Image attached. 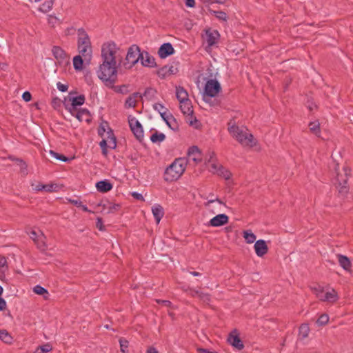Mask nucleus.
<instances>
[{"instance_id":"412c9836","label":"nucleus","mask_w":353,"mask_h":353,"mask_svg":"<svg viewBox=\"0 0 353 353\" xmlns=\"http://www.w3.org/2000/svg\"><path fill=\"white\" fill-rule=\"evenodd\" d=\"M339 299L337 292L332 289L330 291L324 292V294L321 299V301H326L329 303H335Z\"/></svg>"},{"instance_id":"a211bd4d","label":"nucleus","mask_w":353,"mask_h":353,"mask_svg":"<svg viewBox=\"0 0 353 353\" xmlns=\"http://www.w3.org/2000/svg\"><path fill=\"white\" fill-rule=\"evenodd\" d=\"M113 188L112 184L107 179L98 181L96 183V188L98 192L105 193L110 191Z\"/></svg>"},{"instance_id":"58836bf2","label":"nucleus","mask_w":353,"mask_h":353,"mask_svg":"<svg viewBox=\"0 0 353 353\" xmlns=\"http://www.w3.org/2000/svg\"><path fill=\"white\" fill-rule=\"evenodd\" d=\"M108 123L107 122L102 123L100 124L98 128V134L101 137H104L107 131L108 130Z\"/></svg>"},{"instance_id":"bb28decb","label":"nucleus","mask_w":353,"mask_h":353,"mask_svg":"<svg viewBox=\"0 0 353 353\" xmlns=\"http://www.w3.org/2000/svg\"><path fill=\"white\" fill-rule=\"evenodd\" d=\"M229 343L238 350H241L243 348L244 345L240 338L236 335L230 334L228 337Z\"/></svg>"},{"instance_id":"f704fd0d","label":"nucleus","mask_w":353,"mask_h":353,"mask_svg":"<svg viewBox=\"0 0 353 353\" xmlns=\"http://www.w3.org/2000/svg\"><path fill=\"white\" fill-rule=\"evenodd\" d=\"M310 130L315 135L319 137L321 133L320 123L318 121H312L309 123Z\"/></svg>"},{"instance_id":"8fccbe9b","label":"nucleus","mask_w":353,"mask_h":353,"mask_svg":"<svg viewBox=\"0 0 353 353\" xmlns=\"http://www.w3.org/2000/svg\"><path fill=\"white\" fill-rule=\"evenodd\" d=\"M215 153L213 151L208 150L206 154L205 161L207 163H210L214 160Z\"/></svg>"},{"instance_id":"9d476101","label":"nucleus","mask_w":353,"mask_h":353,"mask_svg":"<svg viewBox=\"0 0 353 353\" xmlns=\"http://www.w3.org/2000/svg\"><path fill=\"white\" fill-rule=\"evenodd\" d=\"M254 248L256 254L259 257H263L268 252V247L267 245L266 241L263 239L256 241L254 245Z\"/></svg>"},{"instance_id":"cd10ccee","label":"nucleus","mask_w":353,"mask_h":353,"mask_svg":"<svg viewBox=\"0 0 353 353\" xmlns=\"http://www.w3.org/2000/svg\"><path fill=\"white\" fill-rule=\"evenodd\" d=\"M180 109L183 114L192 115L193 114L192 106L190 100L180 103Z\"/></svg>"},{"instance_id":"4468645a","label":"nucleus","mask_w":353,"mask_h":353,"mask_svg":"<svg viewBox=\"0 0 353 353\" xmlns=\"http://www.w3.org/2000/svg\"><path fill=\"white\" fill-rule=\"evenodd\" d=\"M160 115L162 119L165 122V123L172 130L176 128V122L175 118L170 114L168 110H163V112H161Z\"/></svg>"},{"instance_id":"69168bd1","label":"nucleus","mask_w":353,"mask_h":353,"mask_svg":"<svg viewBox=\"0 0 353 353\" xmlns=\"http://www.w3.org/2000/svg\"><path fill=\"white\" fill-rule=\"evenodd\" d=\"M132 196H133L134 199H137V200H143V195H142L141 194H140V193H138V192H133V193L132 194Z\"/></svg>"},{"instance_id":"c85d7f7f","label":"nucleus","mask_w":353,"mask_h":353,"mask_svg":"<svg viewBox=\"0 0 353 353\" xmlns=\"http://www.w3.org/2000/svg\"><path fill=\"white\" fill-rule=\"evenodd\" d=\"M0 339L6 344H12L13 338L6 330H0Z\"/></svg>"},{"instance_id":"1a4fd4ad","label":"nucleus","mask_w":353,"mask_h":353,"mask_svg":"<svg viewBox=\"0 0 353 353\" xmlns=\"http://www.w3.org/2000/svg\"><path fill=\"white\" fill-rule=\"evenodd\" d=\"M129 125L136 138L141 140L143 138V130L141 123L135 117H132L129 119Z\"/></svg>"},{"instance_id":"2f4dec72","label":"nucleus","mask_w":353,"mask_h":353,"mask_svg":"<svg viewBox=\"0 0 353 353\" xmlns=\"http://www.w3.org/2000/svg\"><path fill=\"white\" fill-rule=\"evenodd\" d=\"M310 333V327L307 324H302L299 327V336L300 339H304L307 338Z\"/></svg>"},{"instance_id":"20e7f679","label":"nucleus","mask_w":353,"mask_h":353,"mask_svg":"<svg viewBox=\"0 0 353 353\" xmlns=\"http://www.w3.org/2000/svg\"><path fill=\"white\" fill-rule=\"evenodd\" d=\"M77 34L78 51L85 60L90 61L92 57V52L90 39L83 28H79L77 30Z\"/></svg>"},{"instance_id":"5fc2aeb1","label":"nucleus","mask_w":353,"mask_h":353,"mask_svg":"<svg viewBox=\"0 0 353 353\" xmlns=\"http://www.w3.org/2000/svg\"><path fill=\"white\" fill-rule=\"evenodd\" d=\"M41 353H47L52 350V346L49 343L39 347Z\"/></svg>"},{"instance_id":"bf43d9fd","label":"nucleus","mask_w":353,"mask_h":353,"mask_svg":"<svg viewBox=\"0 0 353 353\" xmlns=\"http://www.w3.org/2000/svg\"><path fill=\"white\" fill-rule=\"evenodd\" d=\"M200 292L201 291L194 289H190L188 291V294L192 297H199Z\"/></svg>"},{"instance_id":"a878e982","label":"nucleus","mask_w":353,"mask_h":353,"mask_svg":"<svg viewBox=\"0 0 353 353\" xmlns=\"http://www.w3.org/2000/svg\"><path fill=\"white\" fill-rule=\"evenodd\" d=\"M139 96L142 97V95L139 92H134L132 94L129 96L125 101V107L126 108H134L137 105V97Z\"/></svg>"},{"instance_id":"79ce46f5","label":"nucleus","mask_w":353,"mask_h":353,"mask_svg":"<svg viewBox=\"0 0 353 353\" xmlns=\"http://www.w3.org/2000/svg\"><path fill=\"white\" fill-rule=\"evenodd\" d=\"M329 321V316L327 314H321L316 320V323L319 325H325Z\"/></svg>"},{"instance_id":"f257e3e1","label":"nucleus","mask_w":353,"mask_h":353,"mask_svg":"<svg viewBox=\"0 0 353 353\" xmlns=\"http://www.w3.org/2000/svg\"><path fill=\"white\" fill-rule=\"evenodd\" d=\"M119 48L114 42L103 44L101 47L102 63L97 71L98 77L108 88H112L117 81V65L116 59Z\"/></svg>"},{"instance_id":"e433bc0d","label":"nucleus","mask_w":353,"mask_h":353,"mask_svg":"<svg viewBox=\"0 0 353 353\" xmlns=\"http://www.w3.org/2000/svg\"><path fill=\"white\" fill-rule=\"evenodd\" d=\"M219 176L223 177L225 179L228 180L231 176V173L229 170L223 168V166H220L219 168V171L216 173Z\"/></svg>"},{"instance_id":"ddd939ff","label":"nucleus","mask_w":353,"mask_h":353,"mask_svg":"<svg viewBox=\"0 0 353 353\" xmlns=\"http://www.w3.org/2000/svg\"><path fill=\"white\" fill-rule=\"evenodd\" d=\"M52 52L54 58L59 63L68 62V59L65 52L59 46H54Z\"/></svg>"},{"instance_id":"3c124183","label":"nucleus","mask_w":353,"mask_h":353,"mask_svg":"<svg viewBox=\"0 0 353 353\" xmlns=\"http://www.w3.org/2000/svg\"><path fill=\"white\" fill-rule=\"evenodd\" d=\"M153 108L154 110L157 111L159 114L161 112H163V110H168V108H166L163 104L160 103H156L153 105Z\"/></svg>"},{"instance_id":"7c9ffc66","label":"nucleus","mask_w":353,"mask_h":353,"mask_svg":"<svg viewBox=\"0 0 353 353\" xmlns=\"http://www.w3.org/2000/svg\"><path fill=\"white\" fill-rule=\"evenodd\" d=\"M165 139V135L162 132H156L150 137V141L153 143H161Z\"/></svg>"},{"instance_id":"37998d69","label":"nucleus","mask_w":353,"mask_h":353,"mask_svg":"<svg viewBox=\"0 0 353 353\" xmlns=\"http://www.w3.org/2000/svg\"><path fill=\"white\" fill-rule=\"evenodd\" d=\"M119 344H120L121 351L123 353H126L128 352V344H129L128 341L126 340L125 339L121 338L119 339Z\"/></svg>"},{"instance_id":"39448f33","label":"nucleus","mask_w":353,"mask_h":353,"mask_svg":"<svg viewBox=\"0 0 353 353\" xmlns=\"http://www.w3.org/2000/svg\"><path fill=\"white\" fill-rule=\"evenodd\" d=\"M221 90V87L220 83L217 80L215 79H210L208 80L205 85L204 88V100L205 102L214 105L215 104H218L217 102L215 103L216 100L212 101V98L215 97Z\"/></svg>"},{"instance_id":"de8ad7c7","label":"nucleus","mask_w":353,"mask_h":353,"mask_svg":"<svg viewBox=\"0 0 353 353\" xmlns=\"http://www.w3.org/2000/svg\"><path fill=\"white\" fill-rule=\"evenodd\" d=\"M214 14L215 17L219 20L226 21L227 20V14L225 12L223 11H214Z\"/></svg>"},{"instance_id":"6e6d98bb","label":"nucleus","mask_w":353,"mask_h":353,"mask_svg":"<svg viewBox=\"0 0 353 353\" xmlns=\"http://www.w3.org/2000/svg\"><path fill=\"white\" fill-rule=\"evenodd\" d=\"M96 226L101 231H103L105 230L104 225L103 223V219L101 217H97Z\"/></svg>"},{"instance_id":"c9c22d12","label":"nucleus","mask_w":353,"mask_h":353,"mask_svg":"<svg viewBox=\"0 0 353 353\" xmlns=\"http://www.w3.org/2000/svg\"><path fill=\"white\" fill-rule=\"evenodd\" d=\"M53 6V1L52 0H47L44 1L39 7V11L46 13L49 12Z\"/></svg>"},{"instance_id":"a19ab883","label":"nucleus","mask_w":353,"mask_h":353,"mask_svg":"<svg viewBox=\"0 0 353 353\" xmlns=\"http://www.w3.org/2000/svg\"><path fill=\"white\" fill-rule=\"evenodd\" d=\"M50 154L52 157L55 158L57 160H59V161H61L63 162H67V161H70L69 158L66 157L65 156H64L61 154L57 153L53 150H50Z\"/></svg>"},{"instance_id":"b1692460","label":"nucleus","mask_w":353,"mask_h":353,"mask_svg":"<svg viewBox=\"0 0 353 353\" xmlns=\"http://www.w3.org/2000/svg\"><path fill=\"white\" fill-rule=\"evenodd\" d=\"M176 96L179 103L189 101L188 92L183 87L176 88Z\"/></svg>"},{"instance_id":"2eb2a0df","label":"nucleus","mask_w":353,"mask_h":353,"mask_svg":"<svg viewBox=\"0 0 353 353\" xmlns=\"http://www.w3.org/2000/svg\"><path fill=\"white\" fill-rule=\"evenodd\" d=\"M75 117L80 121L89 123L91 120L90 112L85 108H79L74 113Z\"/></svg>"},{"instance_id":"864d4df0","label":"nucleus","mask_w":353,"mask_h":353,"mask_svg":"<svg viewBox=\"0 0 353 353\" xmlns=\"http://www.w3.org/2000/svg\"><path fill=\"white\" fill-rule=\"evenodd\" d=\"M36 243L37 245V247L39 249H40L42 251H44L47 249V245H46V243L42 239H37L36 241Z\"/></svg>"},{"instance_id":"a18cd8bd","label":"nucleus","mask_w":353,"mask_h":353,"mask_svg":"<svg viewBox=\"0 0 353 353\" xmlns=\"http://www.w3.org/2000/svg\"><path fill=\"white\" fill-rule=\"evenodd\" d=\"M99 145L101 148L102 154L103 155L106 156L108 154V140H106V139L103 138L102 141L99 143Z\"/></svg>"},{"instance_id":"f03ea898","label":"nucleus","mask_w":353,"mask_h":353,"mask_svg":"<svg viewBox=\"0 0 353 353\" xmlns=\"http://www.w3.org/2000/svg\"><path fill=\"white\" fill-rule=\"evenodd\" d=\"M187 161L183 158L176 159L165 170L163 179L165 181H176L185 172Z\"/></svg>"},{"instance_id":"393cba45","label":"nucleus","mask_w":353,"mask_h":353,"mask_svg":"<svg viewBox=\"0 0 353 353\" xmlns=\"http://www.w3.org/2000/svg\"><path fill=\"white\" fill-rule=\"evenodd\" d=\"M152 212L157 223H159L163 216V208L160 205H155L152 208Z\"/></svg>"},{"instance_id":"5701e85b","label":"nucleus","mask_w":353,"mask_h":353,"mask_svg":"<svg viewBox=\"0 0 353 353\" xmlns=\"http://www.w3.org/2000/svg\"><path fill=\"white\" fill-rule=\"evenodd\" d=\"M176 72L177 68L176 67L173 65H165L159 70L158 74L164 78L168 75L176 74Z\"/></svg>"},{"instance_id":"4be33fe9","label":"nucleus","mask_w":353,"mask_h":353,"mask_svg":"<svg viewBox=\"0 0 353 353\" xmlns=\"http://www.w3.org/2000/svg\"><path fill=\"white\" fill-rule=\"evenodd\" d=\"M339 265L346 271H350L352 263L350 259L343 254H337Z\"/></svg>"},{"instance_id":"0eeeda50","label":"nucleus","mask_w":353,"mask_h":353,"mask_svg":"<svg viewBox=\"0 0 353 353\" xmlns=\"http://www.w3.org/2000/svg\"><path fill=\"white\" fill-rule=\"evenodd\" d=\"M85 96L83 94L79 95L75 97H69L68 101L65 99L63 103L65 108L72 114L74 115V113L78 110L77 107L83 105L85 103Z\"/></svg>"},{"instance_id":"338daca9","label":"nucleus","mask_w":353,"mask_h":353,"mask_svg":"<svg viewBox=\"0 0 353 353\" xmlns=\"http://www.w3.org/2000/svg\"><path fill=\"white\" fill-rule=\"evenodd\" d=\"M7 261L6 257L0 256V268H3L6 265Z\"/></svg>"},{"instance_id":"6ab92c4d","label":"nucleus","mask_w":353,"mask_h":353,"mask_svg":"<svg viewBox=\"0 0 353 353\" xmlns=\"http://www.w3.org/2000/svg\"><path fill=\"white\" fill-rule=\"evenodd\" d=\"M188 154L189 157L196 163L201 162V154L197 146H192L189 148Z\"/></svg>"},{"instance_id":"aec40b11","label":"nucleus","mask_w":353,"mask_h":353,"mask_svg":"<svg viewBox=\"0 0 353 353\" xmlns=\"http://www.w3.org/2000/svg\"><path fill=\"white\" fill-rule=\"evenodd\" d=\"M103 138L108 140L109 148L114 149L117 147V139L113 130L110 128H108V130Z\"/></svg>"},{"instance_id":"9b49d317","label":"nucleus","mask_w":353,"mask_h":353,"mask_svg":"<svg viewBox=\"0 0 353 353\" xmlns=\"http://www.w3.org/2000/svg\"><path fill=\"white\" fill-rule=\"evenodd\" d=\"M229 217L225 214H219L214 216L209 221V225L212 227H220L228 223Z\"/></svg>"},{"instance_id":"e2e57ef3","label":"nucleus","mask_w":353,"mask_h":353,"mask_svg":"<svg viewBox=\"0 0 353 353\" xmlns=\"http://www.w3.org/2000/svg\"><path fill=\"white\" fill-rule=\"evenodd\" d=\"M157 302L167 307H170L172 305V303L168 300H157Z\"/></svg>"},{"instance_id":"7ed1b4c3","label":"nucleus","mask_w":353,"mask_h":353,"mask_svg":"<svg viewBox=\"0 0 353 353\" xmlns=\"http://www.w3.org/2000/svg\"><path fill=\"white\" fill-rule=\"evenodd\" d=\"M228 131L230 134L236 139L242 145L253 146L254 137L248 132V130L244 127H239L232 122L228 123Z\"/></svg>"},{"instance_id":"f8f14e48","label":"nucleus","mask_w":353,"mask_h":353,"mask_svg":"<svg viewBox=\"0 0 353 353\" xmlns=\"http://www.w3.org/2000/svg\"><path fill=\"white\" fill-rule=\"evenodd\" d=\"M174 53V49L170 43L162 44L158 50V54L160 58L164 59Z\"/></svg>"},{"instance_id":"49530a36","label":"nucleus","mask_w":353,"mask_h":353,"mask_svg":"<svg viewBox=\"0 0 353 353\" xmlns=\"http://www.w3.org/2000/svg\"><path fill=\"white\" fill-rule=\"evenodd\" d=\"M203 303H208L210 301V295L201 291L198 297Z\"/></svg>"},{"instance_id":"052dcab7","label":"nucleus","mask_w":353,"mask_h":353,"mask_svg":"<svg viewBox=\"0 0 353 353\" xmlns=\"http://www.w3.org/2000/svg\"><path fill=\"white\" fill-rule=\"evenodd\" d=\"M120 208V205L119 204L112 203L110 205L108 210L109 212H113L117 210H118Z\"/></svg>"},{"instance_id":"f3484780","label":"nucleus","mask_w":353,"mask_h":353,"mask_svg":"<svg viewBox=\"0 0 353 353\" xmlns=\"http://www.w3.org/2000/svg\"><path fill=\"white\" fill-rule=\"evenodd\" d=\"M142 54H144V55L141 57V63L142 65L150 68L156 66L155 59L152 56L146 51H143Z\"/></svg>"},{"instance_id":"6e6552de","label":"nucleus","mask_w":353,"mask_h":353,"mask_svg":"<svg viewBox=\"0 0 353 353\" xmlns=\"http://www.w3.org/2000/svg\"><path fill=\"white\" fill-rule=\"evenodd\" d=\"M344 176L337 174L336 177V184L338 185L337 188H339V193L342 195H345L348 192L346 184L347 181V175L350 174V170L347 168H344Z\"/></svg>"},{"instance_id":"09e8293b","label":"nucleus","mask_w":353,"mask_h":353,"mask_svg":"<svg viewBox=\"0 0 353 353\" xmlns=\"http://www.w3.org/2000/svg\"><path fill=\"white\" fill-rule=\"evenodd\" d=\"M210 166L209 168V170L212 172V173H214V174H216L219 171V168L220 166H221V165L216 163L215 162V161H212L210 163Z\"/></svg>"},{"instance_id":"ea45409f","label":"nucleus","mask_w":353,"mask_h":353,"mask_svg":"<svg viewBox=\"0 0 353 353\" xmlns=\"http://www.w3.org/2000/svg\"><path fill=\"white\" fill-rule=\"evenodd\" d=\"M312 290L315 294L316 297L321 301L324 294L323 288L320 285H318V286L312 288Z\"/></svg>"},{"instance_id":"680f3d73","label":"nucleus","mask_w":353,"mask_h":353,"mask_svg":"<svg viewBox=\"0 0 353 353\" xmlns=\"http://www.w3.org/2000/svg\"><path fill=\"white\" fill-rule=\"evenodd\" d=\"M68 202L73 204L74 205L77 206V207H79L80 205H81V201L79 199H68Z\"/></svg>"},{"instance_id":"423d86ee","label":"nucleus","mask_w":353,"mask_h":353,"mask_svg":"<svg viewBox=\"0 0 353 353\" xmlns=\"http://www.w3.org/2000/svg\"><path fill=\"white\" fill-rule=\"evenodd\" d=\"M144 54H142L140 51V48L137 45L131 46L127 52L125 61L123 65L125 68H131L134 65L143 57Z\"/></svg>"},{"instance_id":"774afa93","label":"nucleus","mask_w":353,"mask_h":353,"mask_svg":"<svg viewBox=\"0 0 353 353\" xmlns=\"http://www.w3.org/2000/svg\"><path fill=\"white\" fill-rule=\"evenodd\" d=\"M30 236L34 241H36L37 239H39L37 233L34 230H32L30 232Z\"/></svg>"},{"instance_id":"dca6fc26","label":"nucleus","mask_w":353,"mask_h":353,"mask_svg":"<svg viewBox=\"0 0 353 353\" xmlns=\"http://www.w3.org/2000/svg\"><path fill=\"white\" fill-rule=\"evenodd\" d=\"M219 37V33L217 30H206L205 32V40L208 46L211 47L214 46Z\"/></svg>"},{"instance_id":"13d9d810","label":"nucleus","mask_w":353,"mask_h":353,"mask_svg":"<svg viewBox=\"0 0 353 353\" xmlns=\"http://www.w3.org/2000/svg\"><path fill=\"white\" fill-rule=\"evenodd\" d=\"M57 88L61 92H66L68 90V86L65 84H62L61 82H58L57 84Z\"/></svg>"},{"instance_id":"4d7b16f0","label":"nucleus","mask_w":353,"mask_h":353,"mask_svg":"<svg viewBox=\"0 0 353 353\" xmlns=\"http://www.w3.org/2000/svg\"><path fill=\"white\" fill-rule=\"evenodd\" d=\"M22 98L26 102H28L32 99L31 93L28 91H26L22 94Z\"/></svg>"},{"instance_id":"c03bdc74","label":"nucleus","mask_w":353,"mask_h":353,"mask_svg":"<svg viewBox=\"0 0 353 353\" xmlns=\"http://www.w3.org/2000/svg\"><path fill=\"white\" fill-rule=\"evenodd\" d=\"M210 199L208 200L207 202L204 203V206L205 208H209L210 205L214 202H218L220 204H223V203L216 196H214V194L210 195Z\"/></svg>"},{"instance_id":"4c0bfd02","label":"nucleus","mask_w":353,"mask_h":353,"mask_svg":"<svg viewBox=\"0 0 353 353\" xmlns=\"http://www.w3.org/2000/svg\"><path fill=\"white\" fill-rule=\"evenodd\" d=\"M157 94V90L152 88H147L142 97L144 96L148 99H152Z\"/></svg>"},{"instance_id":"72a5a7b5","label":"nucleus","mask_w":353,"mask_h":353,"mask_svg":"<svg viewBox=\"0 0 353 353\" xmlns=\"http://www.w3.org/2000/svg\"><path fill=\"white\" fill-rule=\"evenodd\" d=\"M243 234V236L247 243H252L256 241V235L250 230H245Z\"/></svg>"},{"instance_id":"473e14b6","label":"nucleus","mask_w":353,"mask_h":353,"mask_svg":"<svg viewBox=\"0 0 353 353\" xmlns=\"http://www.w3.org/2000/svg\"><path fill=\"white\" fill-rule=\"evenodd\" d=\"M33 292L37 294L43 295L45 299H48L49 293L48 290L39 285H37L34 287Z\"/></svg>"},{"instance_id":"603ef678","label":"nucleus","mask_w":353,"mask_h":353,"mask_svg":"<svg viewBox=\"0 0 353 353\" xmlns=\"http://www.w3.org/2000/svg\"><path fill=\"white\" fill-rule=\"evenodd\" d=\"M112 88L114 89V90L119 93L125 94L127 92V87L125 85H120V86H113Z\"/></svg>"},{"instance_id":"0e129e2a","label":"nucleus","mask_w":353,"mask_h":353,"mask_svg":"<svg viewBox=\"0 0 353 353\" xmlns=\"http://www.w3.org/2000/svg\"><path fill=\"white\" fill-rule=\"evenodd\" d=\"M6 308V302L2 297H0V311H3Z\"/></svg>"},{"instance_id":"c756f323","label":"nucleus","mask_w":353,"mask_h":353,"mask_svg":"<svg viewBox=\"0 0 353 353\" xmlns=\"http://www.w3.org/2000/svg\"><path fill=\"white\" fill-rule=\"evenodd\" d=\"M82 55H77L73 58V66L75 70L80 71L83 69V60Z\"/></svg>"}]
</instances>
